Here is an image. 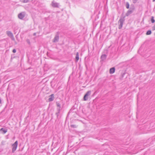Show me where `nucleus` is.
I'll use <instances>...</instances> for the list:
<instances>
[{"label":"nucleus","mask_w":155,"mask_h":155,"mask_svg":"<svg viewBox=\"0 0 155 155\" xmlns=\"http://www.w3.org/2000/svg\"><path fill=\"white\" fill-rule=\"evenodd\" d=\"M71 127L73 128H75L77 127V126L74 124H72L71 125Z\"/></svg>","instance_id":"20"},{"label":"nucleus","mask_w":155,"mask_h":155,"mask_svg":"<svg viewBox=\"0 0 155 155\" xmlns=\"http://www.w3.org/2000/svg\"><path fill=\"white\" fill-rule=\"evenodd\" d=\"M48 18H45V21H47L48 19Z\"/></svg>","instance_id":"26"},{"label":"nucleus","mask_w":155,"mask_h":155,"mask_svg":"<svg viewBox=\"0 0 155 155\" xmlns=\"http://www.w3.org/2000/svg\"><path fill=\"white\" fill-rule=\"evenodd\" d=\"M107 55L105 54H102L101 57V61H104L106 58Z\"/></svg>","instance_id":"9"},{"label":"nucleus","mask_w":155,"mask_h":155,"mask_svg":"<svg viewBox=\"0 0 155 155\" xmlns=\"http://www.w3.org/2000/svg\"><path fill=\"white\" fill-rule=\"evenodd\" d=\"M29 2V0H23L22 1V2L24 3H28Z\"/></svg>","instance_id":"19"},{"label":"nucleus","mask_w":155,"mask_h":155,"mask_svg":"<svg viewBox=\"0 0 155 155\" xmlns=\"http://www.w3.org/2000/svg\"><path fill=\"white\" fill-rule=\"evenodd\" d=\"M91 91H87L84 97V101H87L88 99V97L91 94Z\"/></svg>","instance_id":"3"},{"label":"nucleus","mask_w":155,"mask_h":155,"mask_svg":"<svg viewBox=\"0 0 155 155\" xmlns=\"http://www.w3.org/2000/svg\"><path fill=\"white\" fill-rule=\"evenodd\" d=\"M25 12H22L18 14V17L19 19L22 20L25 17Z\"/></svg>","instance_id":"6"},{"label":"nucleus","mask_w":155,"mask_h":155,"mask_svg":"<svg viewBox=\"0 0 155 155\" xmlns=\"http://www.w3.org/2000/svg\"><path fill=\"white\" fill-rule=\"evenodd\" d=\"M0 130L3 131V134H5L7 132V130L2 128L0 129Z\"/></svg>","instance_id":"14"},{"label":"nucleus","mask_w":155,"mask_h":155,"mask_svg":"<svg viewBox=\"0 0 155 155\" xmlns=\"http://www.w3.org/2000/svg\"><path fill=\"white\" fill-rule=\"evenodd\" d=\"M57 112L55 114L57 116V118L58 117L59 114L60 113L61 109L59 108H57Z\"/></svg>","instance_id":"13"},{"label":"nucleus","mask_w":155,"mask_h":155,"mask_svg":"<svg viewBox=\"0 0 155 155\" xmlns=\"http://www.w3.org/2000/svg\"><path fill=\"white\" fill-rule=\"evenodd\" d=\"M151 30H148L146 32V35H150L151 33Z\"/></svg>","instance_id":"17"},{"label":"nucleus","mask_w":155,"mask_h":155,"mask_svg":"<svg viewBox=\"0 0 155 155\" xmlns=\"http://www.w3.org/2000/svg\"><path fill=\"white\" fill-rule=\"evenodd\" d=\"M26 42H27V43L29 44H30V40L29 39H27V40H26Z\"/></svg>","instance_id":"23"},{"label":"nucleus","mask_w":155,"mask_h":155,"mask_svg":"<svg viewBox=\"0 0 155 155\" xmlns=\"http://www.w3.org/2000/svg\"><path fill=\"white\" fill-rule=\"evenodd\" d=\"M125 74V73H124L123 74H122V78H123V77H124V75Z\"/></svg>","instance_id":"25"},{"label":"nucleus","mask_w":155,"mask_h":155,"mask_svg":"<svg viewBox=\"0 0 155 155\" xmlns=\"http://www.w3.org/2000/svg\"><path fill=\"white\" fill-rule=\"evenodd\" d=\"M79 59V55L78 52H77L76 53L75 57V61L76 62H78Z\"/></svg>","instance_id":"12"},{"label":"nucleus","mask_w":155,"mask_h":155,"mask_svg":"<svg viewBox=\"0 0 155 155\" xmlns=\"http://www.w3.org/2000/svg\"><path fill=\"white\" fill-rule=\"evenodd\" d=\"M115 71V68L114 67L110 69V74H113Z\"/></svg>","instance_id":"11"},{"label":"nucleus","mask_w":155,"mask_h":155,"mask_svg":"<svg viewBox=\"0 0 155 155\" xmlns=\"http://www.w3.org/2000/svg\"><path fill=\"white\" fill-rule=\"evenodd\" d=\"M52 6L54 8H58L59 4L55 2L54 1H52L51 4Z\"/></svg>","instance_id":"7"},{"label":"nucleus","mask_w":155,"mask_h":155,"mask_svg":"<svg viewBox=\"0 0 155 155\" xmlns=\"http://www.w3.org/2000/svg\"><path fill=\"white\" fill-rule=\"evenodd\" d=\"M56 104L57 107H58L57 108H59L60 109H61V105H60V103H58V102H56Z\"/></svg>","instance_id":"15"},{"label":"nucleus","mask_w":155,"mask_h":155,"mask_svg":"<svg viewBox=\"0 0 155 155\" xmlns=\"http://www.w3.org/2000/svg\"><path fill=\"white\" fill-rule=\"evenodd\" d=\"M59 32H57L55 35V36L53 40V42H57L58 41L59 39Z\"/></svg>","instance_id":"4"},{"label":"nucleus","mask_w":155,"mask_h":155,"mask_svg":"<svg viewBox=\"0 0 155 155\" xmlns=\"http://www.w3.org/2000/svg\"><path fill=\"white\" fill-rule=\"evenodd\" d=\"M18 146V141H16L12 145V152L14 153L16 150Z\"/></svg>","instance_id":"5"},{"label":"nucleus","mask_w":155,"mask_h":155,"mask_svg":"<svg viewBox=\"0 0 155 155\" xmlns=\"http://www.w3.org/2000/svg\"><path fill=\"white\" fill-rule=\"evenodd\" d=\"M151 21L152 23H154L155 22L154 17L153 16L151 17Z\"/></svg>","instance_id":"16"},{"label":"nucleus","mask_w":155,"mask_h":155,"mask_svg":"<svg viewBox=\"0 0 155 155\" xmlns=\"http://www.w3.org/2000/svg\"><path fill=\"white\" fill-rule=\"evenodd\" d=\"M135 8V7L134 5H130V9L126 13V16H128L130 14H132Z\"/></svg>","instance_id":"1"},{"label":"nucleus","mask_w":155,"mask_h":155,"mask_svg":"<svg viewBox=\"0 0 155 155\" xmlns=\"http://www.w3.org/2000/svg\"><path fill=\"white\" fill-rule=\"evenodd\" d=\"M155 1V0H153V2H154Z\"/></svg>","instance_id":"28"},{"label":"nucleus","mask_w":155,"mask_h":155,"mask_svg":"<svg viewBox=\"0 0 155 155\" xmlns=\"http://www.w3.org/2000/svg\"><path fill=\"white\" fill-rule=\"evenodd\" d=\"M54 96L53 94H52L49 96V98L48 101L49 102L51 101L54 100Z\"/></svg>","instance_id":"8"},{"label":"nucleus","mask_w":155,"mask_h":155,"mask_svg":"<svg viewBox=\"0 0 155 155\" xmlns=\"http://www.w3.org/2000/svg\"><path fill=\"white\" fill-rule=\"evenodd\" d=\"M125 17L124 16L123 17L121 18L118 21V23H120V25L118 27L119 29H120L122 28L123 23L125 21Z\"/></svg>","instance_id":"2"},{"label":"nucleus","mask_w":155,"mask_h":155,"mask_svg":"<svg viewBox=\"0 0 155 155\" xmlns=\"http://www.w3.org/2000/svg\"><path fill=\"white\" fill-rule=\"evenodd\" d=\"M129 6H130V5H129V4L128 2H126V8H127L128 9L129 8Z\"/></svg>","instance_id":"18"},{"label":"nucleus","mask_w":155,"mask_h":155,"mask_svg":"<svg viewBox=\"0 0 155 155\" xmlns=\"http://www.w3.org/2000/svg\"><path fill=\"white\" fill-rule=\"evenodd\" d=\"M1 99H0V104H1Z\"/></svg>","instance_id":"27"},{"label":"nucleus","mask_w":155,"mask_h":155,"mask_svg":"<svg viewBox=\"0 0 155 155\" xmlns=\"http://www.w3.org/2000/svg\"><path fill=\"white\" fill-rule=\"evenodd\" d=\"M10 38H11V39L12 40L14 41L15 40V39L14 38L13 35Z\"/></svg>","instance_id":"21"},{"label":"nucleus","mask_w":155,"mask_h":155,"mask_svg":"<svg viewBox=\"0 0 155 155\" xmlns=\"http://www.w3.org/2000/svg\"><path fill=\"white\" fill-rule=\"evenodd\" d=\"M138 0H132L133 2L134 3H135L137 2Z\"/></svg>","instance_id":"22"},{"label":"nucleus","mask_w":155,"mask_h":155,"mask_svg":"<svg viewBox=\"0 0 155 155\" xmlns=\"http://www.w3.org/2000/svg\"><path fill=\"white\" fill-rule=\"evenodd\" d=\"M6 34L10 38L13 35V34L10 31H6Z\"/></svg>","instance_id":"10"},{"label":"nucleus","mask_w":155,"mask_h":155,"mask_svg":"<svg viewBox=\"0 0 155 155\" xmlns=\"http://www.w3.org/2000/svg\"><path fill=\"white\" fill-rule=\"evenodd\" d=\"M16 50L15 49H14L13 50L12 52L13 53H15L16 52Z\"/></svg>","instance_id":"24"}]
</instances>
